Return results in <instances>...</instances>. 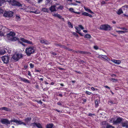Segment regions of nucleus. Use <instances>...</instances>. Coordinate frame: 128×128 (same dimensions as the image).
<instances>
[{
  "label": "nucleus",
  "instance_id": "obj_1",
  "mask_svg": "<svg viewBox=\"0 0 128 128\" xmlns=\"http://www.w3.org/2000/svg\"><path fill=\"white\" fill-rule=\"evenodd\" d=\"M35 51L34 48L32 46L27 48L25 49L26 53L28 56H30L32 54H33Z\"/></svg>",
  "mask_w": 128,
  "mask_h": 128
},
{
  "label": "nucleus",
  "instance_id": "obj_2",
  "mask_svg": "<svg viewBox=\"0 0 128 128\" xmlns=\"http://www.w3.org/2000/svg\"><path fill=\"white\" fill-rule=\"evenodd\" d=\"M112 27L110 25L108 24H102L101 25L99 28V29L105 31H110L111 30Z\"/></svg>",
  "mask_w": 128,
  "mask_h": 128
},
{
  "label": "nucleus",
  "instance_id": "obj_3",
  "mask_svg": "<svg viewBox=\"0 0 128 128\" xmlns=\"http://www.w3.org/2000/svg\"><path fill=\"white\" fill-rule=\"evenodd\" d=\"M122 120V118L120 117L118 118L116 120L114 119V118H112L110 121V122H112L113 124H116L120 123Z\"/></svg>",
  "mask_w": 128,
  "mask_h": 128
},
{
  "label": "nucleus",
  "instance_id": "obj_4",
  "mask_svg": "<svg viewBox=\"0 0 128 128\" xmlns=\"http://www.w3.org/2000/svg\"><path fill=\"white\" fill-rule=\"evenodd\" d=\"M11 122H15L17 125H21L22 124L24 126H26V123L23 122L22 120H17L14 119L12 120H10Z\"/></svg>",
  "mask_w": 128,
  "mask_h": 128
},
{
  "label": "nucleus",
  "instance_id": "obj_5",
  "mask_svg": "<svg viewBox=\"0 0 128 128\" xmlns=\"http://www.w3.org/2000/svg\"><path fill=\"white\" fill-rule=\"evenodd\" d=\"M22 57V54H21L15 53L13 56V58L16 60L18 61Z\"/></svg>",
  "mask_w": 128,
  "mask_h": 128
},
{
  "label": "nucleus",
  "instance_id": "obj_6",
  "mask_svg": "<svg viewBox=\"0 0 128 128\" xmlns=\"http://www.w3.org/2000/svg\"><path fill=\"white\" fill-rule=\"evenodd\" d=\"M1 58L4 63L7 64L8 63L10 60V57L9 56H3L1 57Z\"/></svg>",
  "mask_w": 128,
  "mask_h": 128
},
{
  "label": "nucleus",
  "instance_id": "obj_7",
  "mask_svg": "<svg viewBox=\"0 0 128 128\" xmlns=\"http://www.w3.org/2000/svg\"><path fill=\"white\" fill-rule=\"evenodd\" d=\"M9 3H10L12 6H22L19 2H17L15 0H12V1L11 0V2Z\"/></svg>",
  "mask_w": 128,
  "mask_h": 128
},
{
  "label": "nucleus",
  "instance_id": "obj_8",
  "mask_svg": "<svg viewBox=\"0 0 128 128\" xmlns=\"http://www.w3.org/2000/svg\"><path fill=\"white\" fill-rule=\"evenodd\" d=\"M13 12L12 11L6 12H5L4 16L6 17H11L12 16Z\"/></svg>",
  "mask_w": 128,
  "mask_h": 128
},
{
  "label": "nucleus",
  "instance_id": "obj_9",
  "mask_svg": "<svg viewBox=\"0 0 128 128\" xmlns=\"http://www.w3.org/2000/svg\"><path fill=\"white\" fill-rule=\"evenodd\" d=\"M10 121L8 119L6 118H2L0 120V122L3 124H10Z\"/></svg>",
  "mask_w": 128,
  "mask_h": 128
},
{
  "label": "nucleus",
  "instance_id": "obj_10",
  "mask_svg": "<svg viewBox=\"0 0 128 128\" xmlns=\"http://www.w3.org/2000/svg\"><path fill=\"white\" fill-rule=\"evenodd\" d=\"M30 6H26L24 9V10L26 12H29L30 13H36V11H32V10H30Z\"/></svg>",
  "mask_w": 128,
  "mask_h": 128
},
{
  "label": "nucleus",
  "instance_id": "obj_11",
  "mask_svg": "<svg viewBox=\"0 0 128 128\" xmlns=\"http://www.w3.org/2000/svg\"><path fill=\"white\" fill-rule=\"evenodd\" d=\"M20 40L22 41L24 43H26L28 44H30L31 45H33V44L32 42L26 40L24 38H20Z\"/></svg>",
  "mask_w": 128,
  "mask_h": 128
},
{
  "label": "nucleus",
  "instance_id": "obj_12",
  "mask_svg": "<svg viewBox=\"0 0 128 128\" xmlns=\"http://www.w3.org/2000/svg\"><path fill=\"white\" fill-rule=\"evenodd\" d=\"M19 79L21 81H22L25 83L29 84L30 83V81L26 78L20 76L19 77Z\"/></svg>",
  "mask_w": 128,
  "mask_h": 128
},
{
  "label": "nucleus",
  "instance_id": "obj_13",
  "mask_svg": "<svg viewBox=\"0 0 128 128\" xmlns=\"http://www.w3.org/2000/svg\"><path fill=\"white\" fill-rule=\"evenodd\" d=\"M56 6L55 5H52L49 8V10L51 12L56 11Z\"/></svg>",
  "mask_w": 128,
  "mask_h": 128
},
{
  "label": "nucleus",
  "instance_id": "obj_14",
  "mask_svg": "<svg viewBox=\"0 0 128 128\" xmlns=\"http://www.w3.org/2000/svg\"><path fill=\"white\" fill-rule=\"evenodd\" d=\"M102 126L101 128H107L108 124L106 122L104 121L102 122Z\"/></svg>",
  "mask_w": 128,
  "mask_h": 128
},
{
  "label": "nucleus",
  "instance_id": "obj_15",
  "mask_svg": "<svg viewBox=\"0 0 128 128\" xmlns=\"http://www.w3.org/2000/svg\"><path fill=\"white\" fill-rule=\"evenodd\" d=\"M40 42L42 43H44L46 44H49L50 43L48 40H40Z\"/></svg>",
  "mask_w": 128,
  "mask_h": 128
},
{
  "label": "nucleus",
  "instance_id": "obj_16",
  "mask_svg": "<svg viewBox=\"0 0 128 128\" xmlns=\"http://www.w3.org/2000/svg\"><path fill=\"white\" fill-rule=\"evenodd\" d=\"M69 11L71 13H74L76 14H80V12H75L74 11V9L72 8H70L69 9Z\"/></svg>",
  "mask_w": 128,
  "mask_h": 128
},
{
  "label": "nucleus",
  "instance_id": "obj_17",
  "mask_svg": "<svg viewBox=\"0 0 128 128\" xmlns=\"http://www.w3.org/2000/svg\"><path fill=\"white\" fill-rule=\"evenodd\" d=\"M108 104L110 106L115 104L116 103L112 99H110L108 101Z\"/></svg>",
  "mask_w": 128,
  "mask_h": 128
},
{
  "label": "nucleus",
  "instance_id": "obj_18",
  "mask_svg": "<svg viewBox=\"0 0 128 128\" xmlns=\"http://www.w3.org/2000/svg\"><path fill=\"white\" fill-rule=\"evenodd\" d=\"M82 15L86 16H88L90 18H92V16L91 14L86 12L82 13Z\"/></svg>",
  "mask_w": 128,
  "mask_h": 128
},
{
  "label": "nucleus",
  "instance_id": "obj_19",
  "mask_svg": "<svg viewBox=\"0 0 128 128\" xmlns=\"http://www.w3.org/2000/svg\"><path fill=\"white\" fill-rule=\"evenodd\" d=\"M0 110H4L6 111H11V110L9 108L6 107H2L0 108Z\"/></svg>",
  "mask_w": 128,
  "mask_h": 128
},
{
  "label": "nucleus",
  "instance_id": "obj_20",
  "mask_svg": "<svg viewBox=\"0 0 128 128\" xmlns=\"http://www.w3.org/2000/svg\"><path fill=\"white\" fill-rule=\"evenodd\" d=\"M122 126L123 127H128V122L126 121L122 124Z\"/></svg>",
  "mask_w": 128,
  "mask_h": 128
},
{
  "label": "nucleus",
  "instance_id": "obj_21",
  "mask_svg": "<svg viewBox=\"0 0 128 128\" xmlns=\"http://www.w3.org/2000/svg\"><path fill=\"white\" fill-rule=\"evenodd\" d=\"M112 61L114 63L119 64L121 63V61L120 60H116L114 59H113L112 60Z\"/></svg>",
  "mask_w": 128,
  "mask_h": 128
},
{
  "label": "nucleus",
  "instance_id": "obj_22",
  "mask_svg": "<svg viewBox=\"0 0 128 128\" xmlns=\"http://www.w3.org/2000/svg\"><path fill=\"white\" fill-rule=\"evenodd\" d=\"M6 52V49L4 48H2L0 49V54H3Z\"/></svg>",
  "mask_w": 128,
  "mask_h": 128
},
{
  "label": "nucleus",
  "instance_id": "obj_23",
  "mask_svg": "<svg viewBox=\"0 0 128 128\" xmlns=\"http://www.w3.org/2000/svg\"><path fill=\"white\" fill-rule=\"evenodd\" d=\"M84 8L86 12L91 14H94V12H92L90 9H89L86 8L84 7Z\"/></svg>",
  "mask_w": 128,
  "mask_h": 128
},
{
  "label": "nucleus",
  "instance_id": "obj_24",
  "mask_svg": "<svg viewBox=\"0 0 128 128\" xmlns=\"http://www.w3.org/2000/svg\"><path fill=\"white\" fill-rule=\"evenodd\" d=\"M54 124H47L46 127L47 128H52Z\"/></svg>",
  "mask_w": 128,
  "mask_h": 128
},
{
  "label": "nucleus",
  "instance_id": "obj_25",
  "mask_svg": "<svg viewBox=\"0 0 128 128\" xmlns=\"http://www.w3.org/2000/svg\"><path fill=\"white\" fill-rule=\"evenodd\" d=\"M117 14L118 15H120L123 13L122 9L121 8H120L117 12Z\"/></svg>",
  "mask_w": 128,
  "mask_h": 128
},
{
  "label": "nucleus",
  "instance_id": "obj_26",
  "mask_svg": "<svg viewBox=\"0 0 128 128\" xmlns=\"http://www.w3.org/2000/svg\"><path fill=\"white\" fill-rule=\"evenodd\" d=\"M99 102L98 100L97 99L95 101V107L96 108H97L99 106Z\"/></svg>",
  "mask_w": 128,
  "mask_h": 128
},
{
  "label": "nucleus",
  "instance_id": "obj_27",
  "mask_svg": "<svg viewBox=\"0 0 128 128\" xmlns=\"http://www.w3.org/2000/svg\"><path fill=\"white\" fill-rule=\"evenodd\" d=\"M116 32H118L119 34L124 33L128 32L127 31H120V30H116Z\"/></svg>",
  "mask_w": 128,
  "mask_h": 128
},
{
  "label": "nucleus",
  "instance_id": "obj_28",
  "mask_svg": "<svg viewBox=\"0 0 128 128\" xmlns=\"http://www.w3.org/2000/svg\"><path fill=\"white\" fill-rule=\"evenodd\" d=\"M31 120V118L30 117L26 118L24 119V121L28 123L30 122Z\"/></svg>",
  "mask_w": 128,
  "mask_h": 128
},
{
  "label": "nucleus",
  "instance_id": "obj_29",
  "mask_svg": "<svg viewBox=\"0 0 128 128\" xmlns=\"http://www.w3.org/2000/svg\"><path fill=\"white\" fill-rule=\"evenodd\" d=\"M42 10L44 12H47V13L48 12H49L48 9L46 8H42Z\"/></svg>",
  "mask_w": 128,
  "mask_h": 128
},
{
  "label": "nucleus",
  "instance_id": "obj_30",
  "mask_svg": "<svg viewBox=\"0 0 128 128\" xmlns=\"http://www.w3.org/2000/svg\"><path fill=\"white\" fill-rule=\"evenodd\" d=\"M18 40V38L16 37L12 36L11 37V40L12 41H15L17 40Z\"/></svg>",
  "mask_w": 128,
  "mask_h": 128
},
{
  "label": "nucleus",
  "instance_id": "obj_31",
  "mask_svg": "<svg viewBox=\"0 0 128 128\" xmlns=\"http://www.w3.org/2000/svg\"><path fill=\"white\" fill-rule=\"evenodd\" d=\"M4 1L3 0H0V6H4Z\"/></svg>",
  "mask_w": 128,
  "mask_h": 128
},
{
  "label": "nucleus",
  "instance_id": "obj_32",
  "mask_svg": "<svg viewBox=\"0 0 128 128\" xmlns=\"http://www.w3.org/2000/svg\"><path fill=\"white\" fill-rule=\"evenodd\" d=\"M110 80V81H112L113 82H116L118 80L117 79H115L113 78H111Z\"/></svg>",
  "mask_w": 128,
  "mask_h": 128
},
{
  "label": "nucleus",
  "instance_id": "obj_33",
  "mask_svg": "<svg viewBox=\"0 0 128 128\" xmlns=\"http://www.w3.org/2000/svg\"><path fill=\"white\" fill-rule=\"evenodd\" d=\"M60 47L61 48H64L65 49L69 48L67 47L66 46L64 45H61V44L60 45Z\"/></svg>",
  "mask_w": 128,
  "mask_h": 128
},
{
  "label": "nucleus",
  "instance_id": "obj_34",
  "mask_svg": "<svg viewBox=\"0 0 128 128\" xmlns=\"http://www.w3.org/2000/svg\"><path fill=\"white\" fill-rule=\"evenodd\" d=\"M36 126L38 128H42V125L39 123H36Z\"/></svg>",
  "mask_w": 128,
  "mask_h": 128
},
{
  "label": "nucleus",
  "instance_id": "obj_35",
  "mask_svg": "<svg viewBox=\"0 0 128 128\" xmlns=\"http://www.w3.org/2000/svg\"><path fill=\"white\" fill-rule=\"evenodd\" d=\"M84 37L85 38H91V36L90 34H86L84 36Z\"/></svg>",
  "mask_w": 128,
  "mask_h": 128
},
{
  "label": "nucleus",
  "instance_id": "obj_36",
  "mask_svg": "<svg viewBox=\"0 0 128 128\" xmlns=\"http://www.w3.org/2000/svg\"><path fill=\"white\" fill-rule=\"evenodd\" d=\"M121 8L122 9V10H125V8H128V5H125L122 6Z\"/></svg>",
  "mask_w": 128,
  "mask_h": 128
},
{
  "label": "nucleus",
  "instance_id": "obj_37",
  "mask_svg": "<svg viewBox=\"0 0 128 128\" xmlns=\"http://www.w3.org/2000/svg\"><path fill=\"white\" fill-rule=\"evenodd\" d=\"M9 35H10V36L12 37L15 35V34L14 32H10L9 33Z\"/></svg>",
  "mask_w": 128,
  "mask_h": 128
},
{
  "label": "nucleus",
  "instance_id": "obj_38",
  "mask_svg": "<svg viewBox=\"0 0 128 128\" xmlns=\"http://www.w3.org/2000/svg\"><path fill=\"white\" fill-rule=\"evenodd\" d=\"M68 26L69 27H70L71 28H72L73 27V26L72 25V24L70 22H68Z\"/></svg>",
  "mask_w": 128,
  "mask_h": 128
},
{
  "label": "nucleus",
  "instance_id": "obj_39",
  "mask_svg": "<svg viewBox=\"0 0 128 128\" xmlns=\"http://www.w3.org/2000/svg\"><path fill=\"white\" fill-rule=\"evenodd\" d=\"M119 29H120L121 30H126L127 31L128 30L127 28H126L125 27H121L120 26H118L117 27Z\"/></svg>",
  "mask_w": 128,
  "mask_h": 128
},
{
  "label": "nucleus",
  "instance_id": "obj_40",
  "mask_svg": "<svg viewBox=\"0 0 128 128\" xmlns=\"http://www.w3.org/2000/svg\"><path fill=\"white\" fill-rule=\"evenodd\" d=\"M58 18H59L60 19H62V20L63 21L64 20V18L62 17V16H60V15L58 14V16L57 17Z\"/></svg>",
  "mask_w": 128,
  "mask_h": 128
},
{
  "label": "nucleus",
  "instance_id": "obj_41",
  "mask_svg": "<svg viewBox=\"0 0 128 128\" xmlns=\"http://www.w3.org/2000/svg\"><path fill=\"white\" fill-rule=\"evenodd\" d=\"M16 18L17 20H20V17L18 15H16Z\"/></svg>",
  "mask_w": 128,
  "mask_h": 128
},
{
  "label": "nucleus",
  "instance_id": "obj_42",
  "mask_svg": "<svg viewBox=\"0 0 128 128\" xmlns=\"http://www.w3.org/2000/svg\"><path fill=\"white\" fill-rule=\"evenodd\" d=\"M76 53H79L81 54H84V51H82L81 50H78L76 51Z\"/></svg>",
  "mask_w": 128,
  "mask_h": 128
},
{
  "label": "nucleus",
  "instance_id": "obj_43",
  "mask_svg": "<svg viewBox=\"0 0 128 128\" xmlns=\"http://www.w3.org/2000/svg\"><path fill=\"white\" fill-rule=\"evenodd\" d=\"M102 58L106 60H107L108 59V57L106 55H102Z\"/></svg>",
  "mask_w": 128,
  "mask_h": 128
},
{
  "label": "nucleus",
  "instance_id": "obj_44",
  "mask_svg": "<svg viewBox=\"0 0 128 128\" xmlns=\"http://www.w3.org/2000/svg\"><path fill=\"white\" fill-rule=\"evenodd\" d=\"M35 8L34 7H32V6H30V10H32V11H33L34 10H35Z\"/></svg>",
  "mask_w": 128,
  "mask_h": 128
},
{
  "label": "nucleus",
  "instance_id": "obj_45",
  "mask_svg": "<svg viewBox=\"0 0 128 128\" xmlns=\"http://www.w3.org/2000/svg\"><path fill=\"white\" fill-rule=\"evenodd\" d=\"M51 0H46V1L45 4H46V5H48V4L50 2Z\"/></svg>",
  "mask_w": 128,
  "mask_h": 128
},
{
  "label": "nucleus",
  "instance_id": "obj_46",
  "mask_svg": "<svg viewBox=\"0 0 128 128\" xmlns=\"http://www.w3.org/2000/svg\"><path fill=\"white\" fill-rule=\"evenodd\" d=\"M107 128H115L114 127L108 124L107 126Z\"/></svg>",
  "mask_w": 128,
  "mask_h": 128
},
{
  "label": "nucleus",
  "instance_id": "obj_47",
  "mask_svg": "<svg viewBox=\"0 0 128 128\" xmlns=\"http://www.w3.org/2000/svg\"><path fill=\"white\" fill-rule=\"evenodd\" d=\"M85 93L89 95H90L92 94L91 92L89 91H86Z\"/></svg>",
  "mask_w": 128,
  "mask_h": 128
},
{
  "label": "nucleus",
  "instance_id": "obj_48",
  "mask_svg": "<svg viewBox=\"0 0 128 128\" xmlns=\"http://www.w3.org/2000/svg\"><path fill=\"white\" fill-rule=\"evenodd\" d=\"M30 68H34V64H33L32 63H30Z\"/></svg>",
  "mask_w": 128,
  "mask_h": 128
},
{
  "label": "nucleus",
  "instance_id": "obj_49",
  "mask_svg": "<svg viewBox=\"0 0 128 128\" xmlns=\"http://www.w3.org/2000/svg\"><path fill=\"white\" fill-rule=\"evenodd\" d=\"M36 101L38 103L40 104H42V102L41 101V100H40L39 101L38 100H36Z\"/></svg>",
  "mask_w": 128,
  "mask_h": 128
},
{
  "label": "nucleus",
  "instance_id": "obj_50",
  "mask_svg": "<svg viewBox=\"0 0 128 128\" xmlns=\"http://www.w3.org/2000/svg\"><path fill=\"white\" fill-rule=\"evenodd\" d=\"M84 54H87L88 55H90V54L91 53L90 52H86L84 51Z\"/></svg>",
  "mask_w": 128,
  "mask_h": 128
},
{
  "label": "nucleus",
  "instance_id": "obj_51",
  "mask_svg": "<svg viewBox=\"0 0 128 128\" xmlns=\"http://www.w3.org/2000/svg\"><path fill=\"white\" fill-rule=\"evenodd\" d=\"M61 44H58L56 43H54V45L56 46H59V47H60V46Z\"/></svg>",
  "mask_w": 128,
  "mask_h": 128
},
{
  "label": "nucleus",
  "instance_id": "obj_52",
  "mask_svg": "<svg viewBox=\"0 0 128 128\" xmlns=\"http://www.w3.org/2000/svg\"><path fill=\"white\" fill-rule=\"evenodd\" d=\"M36 122H34L33 123H32L31 124V125L32 126H33L35 127V126H36Z\"/></svg>",
  "mask_w": 128,
  "mask_h": 128
},
{
  "label": "nucleus",
  "instance_id": "obj_53",
  "mask_svg": "<svg viewBox=\"0 0 128 128\" xmlns=\"http://www.w3.org/2000/svg\"><path fill=\"white\" fill-rule=\"evenodd\" d=\"M41 70H38L36 68L35 69V72H41Z\"/></svg>",
  "mask_w": 128,
  "mask_h": 128
},
{
  "label": "nucleus",
  "instance_id": "obj_54",
  "mask_svg": "<svg viewBox=\"0 0 128 128\" xmlns=\"http://www.w3.org/2000/svg\"><path fill=\"white\" fill-rule=\"evenodd\" d=\"M94 48L95 50H97L98 49V47L96 46H94Z\"/></svg>",
  "mask_w": 128,
  "mask_h": 128
},
{
  "label": "nucleus",
  "instance_id": "obj_55",
  "mask_svg": "<svg viewBox=\"0 0 128 128\" xmlns=\"http://www.w3.org/2000/svg\"><path fill=\"white\" fill-rule=\"evenodd\" d=\"M63 8V7L61 6H60L59 7H58V9H60V10H62Z\"/></svg>",
  "mask_w": 128,
  "mask_h": 128
},
{
  "label": "nucleus",
  "instance_id": "obj_56",
  "mask_svg": "<svg viewBox=\"0 0 128 128\" xmlns=\"http://www.w3.org/2000/svg\"><path fill=\"white\" fill-rule=\"evenodd\" d=\"M73 34L74 35L76 36L77 37H78V35L75 32H73Z\"/></svg>",
  "mask_w": 128,
  "mask_h": 128
},
{
  "label": "nucleus",
  "instance_id": "obj_57",
  "mask_svg": "<svg viewBox=\"0 0 128 128\" xmlns=\"http://www.w3.org/2000/svg\"><path fill=\"white\" fill-rule=\"evenodd\" d=\"M76 32L78 33L81 36H83V35L80 32H79L78 31H76Z\"/></svg>",
  "mask_w": 128,
  "mask_h": 128
},
{
  "label": "nucleus",
  "instance_id": "obj_58",
  "mask_svg": "<svg viewBox=\"0 0 128 128\" xmlns=\"http://www.w3.org/2000/svg\"><path fill=\"white\" fill-rule=\"evenodd\" d=\"M75 29L76 30H77V31H76L79 32L80 31V30H79V29H78L79 28L78 27L76 26V27H75Z\"/></svg>",
  "mask_w": 128,
  "mask_h": 128
},
{
  "label": "nucleus",
  "instance_id": "obj_59",
  "mask_svg": "<svg viewBox=\"0 0 128 128\" xmlns=\"http://www.w3.org/2000/svg\"><path fill=\"white\" fill-rule=\"evenodd\" d=\"M82 30L84 29V27L81 25H79L78 26Z\"/></svg>",
  "mask_w": 128,
  "mask_h": 128
},
{
  "label": "nucleus",
  "instance_id": "obj_60",
  "mask_svg": "<svg viewBox=\"0 0 128 128\" xmlns=\"http://www.w3.org/2000/svg\"><path fill=\"white\" fill-rule=\"evenodd\" d=\"M28 66V65H27L26 64L24 65V67L25 70H26Z\"/></svg>",
  "mask_w": 128,
  "mask_h": 128
},
{
  "label": "nucleus",
  "instance_id": "obj_61",
  "mask_svg": "<svg viewBox=\"0 0 128 128\" xmlns=\"http://www.w3.org/2000/svg\"><path fill=\"white\" fill-rule=\"evenodd\" d=\"M58 13H56L55 14H53V16L55 17H57L58 16Z\"/></svg>",
  "mask_w": 128,
  "mask_h": 128
},
{
  "label": "nucleus",
  "instance_id": "obj_62",
  "mask_svg": "<svg viewBox=\"0 0 128 128\" xmlns=\"http://www.w3.org/2000/svg\"><path fill=\"white\" fill-rule=\"evenodd\" d=\"M4 1V2H11V0H3Z\"/></svg>",
  "mask_w": 128,
  "mask_h": 128
},
{
  "label": "nucleus",
  "instance_id": "obj_63",
  "mask_svg": "<svg viewBox=\"0 0 128 128\" xmlns=\"http://www.w3.org/2000/svg\"><path fill=\"white\" fill-rule=\"evenodd\" d=\"M111 76L112 77H113L114 76H116V74H112L111 75Z\"/></svg>",
  "mask_w": 128,
  "mask_h": 128
},
{
  "label": "nucleus",
  "instance_id": "obj_64",
  "mask_svg": "<svg viewBox=\"0 0 128 128\" xmlns=\"http://www.w3.org/2000/svg\"><path fill=\"white\" fill-rule=\"evenodd\" d=\"M91 89L93 91L94 90H97V89L96 88H94L93 87H92L91 88Z\"/></svg>",
  "mask_w": 128,
  "mask_h": 128
}]
</instances>
